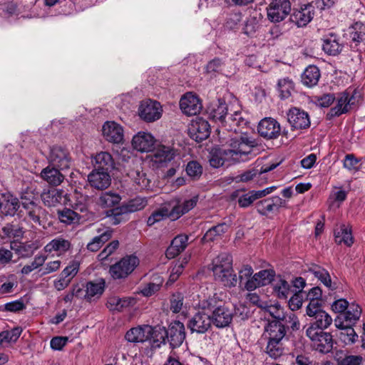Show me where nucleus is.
I'll list each match as a JSON object with an SVG mask.
<instances>
[{
  "label": "nucleus",
  "instance_id": "1",
  "mask_svg": "<svg viewBox=\"0 0 365 365\" xmlns=\"http://www.w3.org/2000/svg\"><path fill=\"white\" fill-rule=\"evenodd\" d=\"M257 143L255 140L249 138L247 135L230 140V149H219L211 154L210 164L212 167L217 168L223 165H229L232 163L246 161L252 155V148Z\"/></svg>",
  "mask_w": 365,
  "mask_h": 365
},
{
  "label": "nucleus",
  "instance_id": "2",
  "mask_svg": "<svg viewBox=\"0 0 365 365\" xmlns=\"http://www.w3.org/2000/svg\"><path fill=\"white\" fill-rule=\"evenodd\" d=\"M227 106L225 100L219 98L207 106L206 112L210 120L220 123L227 130L245 135L242 130L247 128V120L242 117L241 112L239 111H235L227 117Z\"/></svg>",
  "mask_w": 365,
  "mask_h": 365
},
{
  "label": "nucleus",
  "instance_id": "3",
  "mask_svg": "<svg viewBox=\"0 0 365 365\" xmlns=\"http://www.w3.org/2000/svg\"><path fill=\"white\" fill-rule=\"evenodd\" d=\"M287 330L288 327L278 321H268L264 326L262 337L267 341L265 351L270 357L277 359L283 354Z\"/></svg>",
  "mask_w": 365,
  "mask_h": 365
},
{
  "label": "nucleus",
  "instance_id": "4",
  "mask_svg": "<svg viewBox=\"0 0 365 365\" xmlns=\"http://www.w3.org/2000/svg\"><path fill=\"white\" fill-rule=\"evenodd\" d=\"M21 204L26 220L43 228L46 227L47 212L40 205L37 194L31 189H26L21 195Z\"/></svg>",
  "mask_w": 365,
  "mask_h": 365
},
{
  "label": "nucleus",
  "instance_id": "5",
  "mask_svg": "<svg viewBox=\"0 0 365 365\" xmlns=\"http://www.w3.org/2000/svg\"><path fill=\"white\" fill-rule=\"evenodd\" d=\"M139 264V259L135 255H127L111 265L109 273L114 279H125L130 275Z\"/></svg>",
  "mask_w": 365,
  "mask_h": 365
},
{
  "label": "nucleus",
  "instance_id": "6",
  "mask_svg": "<svg viewBox=\"0 0 365 365\" xmlns=\"http://www.w3.org/2000/svg\"><path fill=\"white\" fill-rule=\"evenodd\" d=\"M306 335L311 340L313 349L322 354H327L331 351L333 339L330 333L324 331H317L314 328H307Z\"/></svg>",
  "mask_w": 365,
  "mask_h": 365
},
{
  "label": "nucleus",
  "instance_id": "7",
  "mask_svg": "<svg viewBox=\"0 0 365 365\" xmlns=\"http://www.w3.org/2000/svg\"><path fill=\"white\" fill-rule=\"evenodd\" d=\"M185 328L183 323L180 321H174L170 324L165 335L161 336L163 342L165 343V338L173 349L179 347L185 339Z\"/></svg>",
  "mask_w": 365,
  "mask_h": 365
},
{
  "label": "nucleus",
  "instance_id": "8",
  "mask_svg": "<svg viewBox=\"0 0 365 365\" xmlns=\"http://www.w3.org/2000/svg\"><path fill=\"white\" fill-rule=\"evenodd\" d=\"M212 319L209 313L198 310L187 321V327L191 333L202 334L212 328Z\"/></svg>",
  "mask_w": 365,
  "mask_h": 365
},
{
  "label": "nucleus",
  "instance_id": "9",
  "mask_svg": "<svg viewBox=\"0 0 365 365\" xmlns=\"http://www.w3.org/2000/svg\"><path fill=\"white\" fill-rule=\"evenodd\" d=\"M163 108L160 103L150 99L143 101L138 108V114L144 121L154 122L160 118Z\"/></svg>",
  "mask_w": 365,
  "mask_h": 365
},
{
  "label": "nucleus",
  "instance_id": "10",
  "mask_svg": "<svg viewBox=\"0 0 365 365\" xmlns=\"http://www.w3.org/2000/svg\"><path fill=\"white\" fill-rule=\"evenodd\" d=\"M48 160L52 166L63 170L68 169L71 164V157L68 150L58 145L51 148Z\"/></svg>",
  "mask_w": 365,
  "mask_h": 365
},
{
  "label": "nucleus",
  "instance_id": "11",
  "mask_svg": "<svg viewBox=\"0 0 365 365\" xmlns=\"http://www.w3.org/2000/svg\"><path fill=\"white\" fill-rule=\"evenodd\" d=\"M259 135L267 140L279 138L282 133L280 123L273 118L267 117L262 119L257 125Z\"/></svg>",
  "mask_w": 365,
  "mask_h": 365
},
{
  "label": "nucleus",
  "instance_id": "12",
  "mask_svg": "<svg viewBox=\"0 0 365 365\" xmlns=\"http://www.w3.org/2000/svg\"><path fill=\"white\" fill-rule=\"evenodd\" d=\"M335 100H336V106L331 108L327 113L329 119L347 113L351 106L354 104L355 97L354 93L351 95L348 91H344L339 93Z\"/></svg>",
  "mask_w": 365,
  "mask_h": 365
},
{
  "label": "nucleus",
  "instance_id": "13",
  "mask_svg": "<svg viewBox=\"0 0 365 365\" xmlns=\"http://www.w3.org/2000/svg\"><path fill=\"white\" fill-rule=\"evenodd\" d=\"M290 11L289 0H274L267 9L268 18L272 22H279L288 16Z\"/></svg>",
  "mask_w": 365,
  "mask_h": 365
},
{
  "label": "nucleus",
  "instance_id": "14",
  "mask_svg": "<svg viewBox=\"0 0 365 365\" xmlns=\"http://www.w3.org/2000/svg\"><path fill=\"white\" fill-rule=\"evenodd\" d=\"M175 156V150L168 146L159 145L151 155V161L158 168L168 167L170 163L174 161Z\"/></svg>",
  "mask_w": 365,
  "mask_h": 365
},
{
  "label": "nucleus",
  "instance_id": "15",
  "mask_svg": "<svg viewBox=\"0 0 365 365\" xmlns=\"http://www.w3.org/2000/svg\"><path fill=\"white\" fill-rule=\"evenodd\" d=\"M275 272L273 269H262L255 273L250 281L244 284V289L253 291L258 287L269 284L274 280Z\"/></svg>",
  "mask_w": 365,
  "mask_h": 365
},
{
  "label": "nucleus",
  "instance_id": "16",
  "mask_svg": "<svg viewBox=\"0 0 365 365\" xmlns=\"http://www.w3.org/2000/svg\"><path fill=\"white\" fill-rule=\"evenodd\" d=\"M188 133L192 139L201 142L210 136V125L206 120L197 117L190 125Z\"/></svg>",
  "mask_w": 365,
  "mask_h": 365
},
{
  "label": "nucleus",
  "instance_id": "17",
  "mask_svg": "<svg viewBox=\"0 0 365 365\" xmlns=\"http://www.w3.org/2000/svg\"><path fill=\"white\" fill-rule=\"evenodd\" d=\"M180 107L187 115H195L201 111L202 105L199 97L192 93H185L180 101Z\"/></svg>",
  "mask_w": 365,
  "mask_h": 365
},
{
  "label": "nucleus",
  "instance_id": "18",
  "mask_svg": "<svg viewBox=\"0 0 365 365\" xmlns=\"http://www.w3.org/2000/svg\"><path fill=\"white\" fill-rule=\"evenodd\" d=\"M287 118L293 129H307L310 126L309 114L304 110L294 107L289 110Z\"/></svg>",
  "mask_w": 365,
  "mask_h": 365
},
{
  "label": "nucleus",
  "instance_id": "19",
  "mask_svg": "<svg viewBox=\"0 0 365 365\" xmlns=\"http://www.w3.org/2000/svg\"><path fill=\"white\" fill-rule=\"evenodd\" d=\"M287 202L279 196H272L256 203L257 211L262 215L278 211L281 207H286Z\"/></svg>",
  "mask_w": 365,
  "mask_h": 365
},
{
  "label": "nucleus",
  "instance_id": "20",
  "mask_svg": "<svg viewBox=\"0 0 365 365\" xmlns=\"http://www.w3.org/2000/svg\"><path fill=\"white\" fill-rule=\"evenodd\" d=\"M73 210L64 208L58 211V217L59 220L66 225H72L78 223L81 220V215L78 212H84L87 210L86 204L76 203L73 206Z\"/></svg>",
  "mask_w": 365,
  "mask_h": 365
},
{
  "label": "nucleus",
  "instance_id": "21",
  "mask_svg": "<svg viewBox=\"0 0 365 365\" xmlns=\"http://www.w3.org/2000/svg\"><path fill=\"white\" fill-rule=\"evenodd\" d=\"M322 50L325 53L336 56L341 53L344 48V43L341 38L335 33L331 32L322 38Z\"/></svg>",
  "mask_w": 365,
  "mask_h": 365
},
{
  "label": "nucleus",
  "instance_id": "22",
  "mask_svg": "<svg viewBox=\"0 0 365 365\" xmlns=\"http://www.w3.org/2000/svg\"><path fill=\"white\" fill-rule=\"evenodd\" d=\"M21 205V200L9 192L0 196V212L3 215L14 216Z\"/></svg>",
  "mask_w": 365,
  "mask_h": 365
},
{
  "label": "nucleus",
  "instance_id": "23",
  "mask_svg": "<svg viewBox=\"0 0 365 365\" xmlns=\"http://www.w3.org/2000/svg\"><path fill=\"white\" fill-rule=\"evenodd\" d=\"M102 132L105 139L110 143L118 144L123 140V128L113 121L106 122L103 125Z\"/></svg>",
  "mask_w": 365,
  "mask_h": 365
},
{
  "label": "nucleus",
  "instance_id": "24",
  "mask_svg": "<svg viewBox=\"0 0 365 365\" xmlns=\"http://www.w3.org/2000/svg\"><path fill=\"white\" fill-rule=\"evenodd\" d=\"M212 323L217 328L222 329L228 327L233 318L232 310L224 304L217 309L212 314H210Z\"/></svg>",
  "mask_w": 365,
  "mask_h": 365
},
{
  "label": "nucleus",
  "instance_id": "25",
  "mask_svg": "<svg viewBox=\"0 0 365 365\" xmlns=\"http://www.w3.org/2000/svg\"><path fill=\"white\" fill-rule=\"evenodd\" d=\"M126 175L136 184L137 189L143 190L150 187V180L142 170L140 165L133 163L126 169Z\"/></svg>",
  "mask_w": 365,
  "mask_h": 365
},
{
  "label": "nucleus",
  "instance_id": "26",
  "mask_svg": "<svg viewBox=\"0 0 365 365\" xmlns=\"http://www.w3.org/2000/svg\"><path fill=\"white\" fill-rule=\"evenodd\" d=\"M90 185L97 190H105L111 183V177L109 172L93 169L88 175Z\"/></svg>",
  "mask_w": 365,
  "mask_h": 365
},
{
  "label": "nucleus",
  "instance_id": "27",
  "mask_svg": "<svg viewBox=\"0 0 365 365\" xmlns=\"http://www.w3.org/2000/svg\"><path fill=\"white\" fill-rule=\"evenodd\" d=\"M350 47L353 51H361L365 48V24L356 22L351 27L350 33Z\"/></svg>",
  "mask_w": 365,
  "mask_h": 365
},
{
  "label": "nucleus",
  "instance_id": "28",
  "mask_svg": "<svg viewBox=\"0 0 365 365\" xmlns=\"http://www.w3.org/2000/svg\"><path fill=\"white\" fill-rule=\"evenodd\" d=\"M155 144L153 136L145 132H139L135 135L132 140L134 149L140 152H150L153 150Z\"/></svg>",
  "mask_w": 365,
  "mask_h": 365
},
{
  "label": "nucleus",
  "instance_id": "29",
  "mask_svg": "<svg viewBox=\"0 0 365 365\" xmlns=\"http://www.w3.org/2000/svg\"><path fill=\"white\" fill-rule=\"evenodd\" d=\"M314 17V7L310 5H304L299 10H296L290 16L291 21L298 27L307 26Z\"/></svg>",
  "mask_w": 365,
  "mask_h": 365
},
{
  "label": "nucleus",
  "instance_id": "30",
  "mask_svg": "<svg viewBox=\"0 0 365 365\" xmlns=\"http://www.w3.org/2000/svg\"><path fill=\"white\" fill-rule=\"evenodd\" d=\"M152 336V328L150 326L137 327L130 329L125 334V339L132 343L144 342Z\"/></svg>",
  "mask_w": 365,
  "mask_h": 365
},
{
  "label": "nucleus",
  "instance_id": "31",
  "mask_svg": "<svg viewBox=\"0 0 365 365\" xmlns=\"http://www.w3.org/2000/svg\"><path fill=\"white\" fill-rule=\"evenodd\" d=\"M71 248V243L70 240L62 236H58L46 245L44 251L48 253L55 252L59 256L65 254Z\"/></svg>",
  "mask_w": 365,
  "mask_h": 365
},
{
  "label": "nucleus",
  "instance_id": "32",
  "mask_svg": "<svg viewBox=\"0 0 365 365\" xmlns=\"http://www.w3.org/2000/svg\"><path fill=\"white\" fill-rule=\"evenodd\" d=\"M94 169L110 173L115 168L113 156L108 152L97 153L93 160Z\"/></svg>",
  "mask_w": 365,
  "mask_h": 365
},
{
  "label": "nucleus",
  "instance_id": "33",
  "mask_svg": "<svg viewBox=\"0 0 365 365\" xmlns=\"http://www.w3.org/2000/svg\"><path fill=\"white\" fill-rule=\"evenodd\" d=\"M97 232L99 235L94 237L87 245V249L89 251L97 252L99 250V249L112 237L113 230L110 227L98 228Z\"/></svg>",
  "mask_w": 365,
  "mask_h": 365
},
{
  "label": "nucleus",
  "instance_id": "34",
  "mask_svg": "<svg viewBox=\"0 0 365 365\" xmlns=\"http://www.w3.org/2000/svg\"><path fill=\"white\" fill-rule=\"evenodd\" d=\"M335 326L341 330L339 334V339L345 344H353L358 339V335L353 329V326L343 324L341 322V317H336L335 319Z\"/></svg>",
  "mask_w": 365,
  "mask_h": 365
},
{
  "label": "nucleus",
  "instance_id": "35",
  "mask_svg": "<svg viewBox=\"0 0 365 365\" xmlns=\"http://www.w3.org/2000/svg\"><path fill=\"white\" fill-rule=\"evenodd\" d=\"M189 237L187 235H178L171 242L170 246L166 250L167 257L174 258L182 252L188 245Z\"/></svg>",
  "mask_w": 365,
  "mask_h": 365
},
{
  "label": "nucleus",
  "instance_id": "36",
  "mask_svg": "<svg viewBox=\"0 0 365 365\" xmlns=\"http://www.w3.org/2000/svg\"><path fill=\"white\" fill-rule=\"evenodd\" d=\"M230 198L232 200H237L238 205L241 208H247L251 206L255 200L260 199L257 190H250L245 193L236 190L231 194Z\"/></svg>",
  "mask_w": 365,
  "mask_h": 365
},
{
  "label": "nucleus",
  "instance_id": "37",
  "mask_svg": "<svg viewBox=\"0 0 365 365\" xmlns=\"http://www.w3.org/2000/svg\"><path fill=\"white\" fill-rule=\"evenodd\" d=\"M198 197H193L191 199L186 200L182 202L178 201L177 204L173 206L171 210V219L173 220H178L183 215L192 210L197 202Z\"/></svg>",
  "mask_w": 365,
  "mask_h": 365
},
{
  "label": "nucleus",
  "instance_id": "38",
  "mask_svg": "<svg viewBox=\"0 0 365 365\" xmlns=\"http://www.w3.org/2000/svg\"><path fill=\"white\" fill-rule=\"evenodd\" d=\"M136 302V299L130 297L123 298L112 297L108 300L107 307L111 311L122 312L126 308L134 306Z\"/></svg>",
  "mask_w": 365,
  "mask_h": 365
},
{
  "label": "nucleus",
  "instance_id": "39",
  "mask_svg": "<svg viewBox=\"0 0 365 365\" xmlns=\"http://www.w3.org/2000/svg\"><path fill=\"white\" fill-rule=\"evenodd\" d=\"M63 197V192L55 188L44 190L41 194V198L43 204L48 207H55L60 204Z\"/></svg>",
  "mask_w": 365,
  "mask_h": 365
},
{
  "label": "nucleus",
  "instance_id": "40",
  "mask_svg": "<svg viewBox=\"0 0 365 365\" xmlns=\"http://www.w3.org/2000/svg\"><path fill=\"white\" fill-rule=\"evenodd\" d=\"M308 272L312 273L316 278H317L324 286L330 290L336 289V283H332L329 272L324 268L313 264L309 268Z\"/></svg>",
  "mask_w": 365,
  "mask_h": 365
},
{
  "label": "nucleus",
  "instance_id": "41",
  "mask_svg": "<svg viewBox=\"0 0 365 365\" xmlns=\"http://www.w3.org/2000/svg\"><path fill=\"white\" fill-rule=\"evenodd\" d=\"M59 170V168L53 166H47L42 170L41 177L51 185H59L64 179V176L60 173Z\"/></svg>",
  "mask_w": 365,
  "mask_h": 365
},
{
  "label": "nucleus",
  "instance_id": "42",
  "mask_svg": "<svg viewBox=\"0 0 365 365\" xmlns=\"http://www.w3.org/2000/svg\"><path fill=\"white\" fill-rule=\"evenodd\" d=\"M346 309L347 311L344 314L338 317H341L343 324L354 326L361 317V308L358 304L352 303Z\"/></svg>",
  "mask_w": 365,
  "mask_h": 365
},
{
  "label": "nucleus",
  "instance_id": "43",
  "mask_svg": "<svg viewBox=\"0 0 365 365\" xmlns=\"http://www.w3.org/2000/svg\"><path fill=\"white\" fill-rule=\"evenodd\" d=\"M320 71L316 66L310 65L306 68L302 75V82L308 87L316 86L320 78Z\"/></svg>",
  "mask_w": 365,
  "mask_h": 365
},
{
  "label": "nucleus",
  "instance_id": "44",
  "mask_svg": "<svg viewBox=\"0 0 365 365\" xmlns=\"http://www.w3.org/2000/svg\"><path fill=\"white\" fill-rule=\"evenodd\" d=\"M220 273L213 274L215 280L220 282L224 286L227 287H234L237 285V277L234 273V270L232 267L226 268V269H220Z\"/></svg>",
  "mask_w": 365,
  "mask_h": 365
},
{
  "label": "nucleus",
  "instance_id": "45",
  "mask_svg": "<svg viewBox=\"0 0 365 365\" xmlns=\"http://www.w3.org/2000/svg\"><path fill=\"white\" fill-rule=\"evenodd\" d=\"M232 266V257L226 252L221 253L212 259L211 269L213 274L220 273V269H226Z\"/></svg>",
  "mask_w": 365,
  "mask_h": 365
},
{
  "label": "nucleus",
  "instance_id": "46",
  "mask_svg": "<svg viewBox=\"0 0 365 365\" xmlns=\"http://www.w3.org/2000/svg\"><path fill=\"white\" fill-rule=\"evenodd\" d=\"M312 317L314 321L310 324L308 328H314L317 331L327 329L332 323V318L324 310Z\"/></svg>",
  "mask_w": 365,
  "mask_h": 365
},
{
  "label": "nucleus",
  "instance_id": "47",
  "mask_svg": "<svg viewBox=\"0 0 365 365\" xmlns=\"http://www.w3.org/2000/svg\"><path fill=\"white\" fill-rule=\"evenodd\" d=\"M273 289L277 297L280 299H287L293 292L290 284L281 277L274 280Z\"/></svg>",
  "mask_w": 365,
  "mask_h": 365
},
{
  "label": "nucleus",
  "instance_id": "48",
  "mask_svg": "<svg viewBox=\"0 0 365 365\" xmlns=\"http://www.w3.org/2000/svg\"><path fill=\"white\" fill-rule=\"evenodd\" d=\"M147 203L148 201L145 197H137L119 206L118 210L129 214L143 210L147 205Z\"/></svg>",
  "mask_w": 365,
  "mask_h": 365
},
{
  "label": "nucleus",
  "instance_id": "49",
  "mask_svg": "<svg viewBox=\"0 0 365 365\" xmlns=\"http://www.w3.org/2000/svg\"><path fill=\"white\" fill-rule=\"evenodd\" d=\"M335 241L337 244L344 243L350 247L354 243V238L351 227L349 225H341L339 230L334 232Z\"/></svg>",
  "mask_w": 365,
  "mask_h": 365
},
{
  "label": "nucleus",
  "instance_id": "50",
  "mask_svg": "<svg viewBox=\"0 0 365 365\" xmlns=\"http://www.w3.org/2000/svg\"><path fill=\"white\" fill-rule=\"evenodd\" d=\"M229 228L227 223H220L210 228L204 235L202 240L203 242H213L224 234Z\"/></svg>",
  "mask_w": 365,
  "mask_h": 365
},
{
  "label": "nucleus",
  "instance_id": "51",
  "mask_svg": "<svg viewBox=\"0 0 365 365\" xmlns=\"http://www.w3.org/2000/svg\"><path fill=\"white\" fill-rule=\"evenodd\" d=\"M87 292V300L91 301L95 297H99L103 292L105 282L101 279L98 282H88L85 286Z\"/></svg>",
  "mask_w": 365,
  "mask_h": 365
},
{
  "label": "nucleus",
  "instance_id": "52",
  "mask_svg": "<svg viewBox=\"0 0 365 365\" xmlns=\"http://www.w3.org/2000/svg\"><path fill=\"white\" fill-rule=\"evenodd\" d=\"M121 200L120 195L113 192H103L98 200V204L103 208L113 207L118 205Z\"/></svg>",
  "mask_w": 365,
  "mask_h": 365
},
{
  "label": "nucleus",
  "instance_id": "53",
  "mask_svg": "<svg viewBox=\"0 0 365 365\" xmlns=\"http://www.w3.org/2000/svg\"><path fill=\"white\" fill-rule=\"evenodd\" d=\"M222 304H223L222 301L219 300L217 297L214 295L200 301L199 303V310L212 314L214 311L215 312Z\"/></svg>",
  "mask_w": 365,
  "mask_h": 365
},
{
  "label": "nucleus",
  "instance_id": "54",
  "mask_svg": "<svg viewBox=\"0 0 365 365\" xmlns=\"http://www.w3.org/2000/svg\"><path fill=\"white\" fill-rule=\"evenodd\" d=\"M277 89L279 92V96L282 99H287L292 95L294 90V83L289 78H281L277 83Z\"/></svg>",
  "mask_w": 365,
  "mask_h": 365
},
{
  "label": "nucleus",
  "instance_id": "55",
  "mask_svg": "<svg viewBox=\"0 0 365 365\" xmlns=\"http://www.w3.org/2000/svg\"><path fill=\"white\" fill-rule=\"evenodd\" d=\"M16 246V245L14 246L11 245V248L15 250L21 258H29L31 257L34 251L38 249L35 243H21L17 247H15Z\"/></svg>",
  "mask_w": 365,
  "mask_h": 365
},
{
  "label": "nucleus",
  "instance_id": "56",
  "mask_svg": "<svg viewBox=\"0 0 365 365\" xmlns=\"http://www.w3.org/2000/svg\"><path fill=\"white\" fill-rule=\"evenodd\" d=\"M166 217L171 218V210L166 207H162L157 210H155L150 216L148 218L147 224L148 226H152L155 223L160 222Z\"/></svg>",
  "mask_w": 365,
  "mask_h": 365
},
{
  "label": "nucleus",
  "instance_id": "57",
  "mask_svg": "<svg viewBox=\"0 0 365 365\" xmlns=\"http://www.w3.org/2000/svg\"><path fill=\"white\" fill-rule=\"evenodd\" d=\"M46 258L47 257L43 255H36L34 260L30 264H26L22 267L21 273L23 275H28L34 270L40 267L41 268Z\"/></svg>",
  "mask_w": 365,
  "mask_h": 365
},
{
  "label": "nucleus",
  "instance_id": "58",
  "mask_svg": "<svg viewBox=\"0 0 365 365\" xmlns=\"http://www.w3.org/2000/svg\"><path fill=\"white\" fill-rule=\"evenodd\" d=\"M263 309L267 312L272 318H274L273 321H278L279 323H284V320H286V314L284 309L279 304L273 305H267L266 304L265 307Z\"/></svg>",
  "mask_w": 365,
  "mask_h": 365
},
{
  "label": "nucleus",
  "instance_id": "59",
  "mask_svg": "<svg viewBox=\"0 0 365 365\" xmlns=\"http://www.w3.org/2000/svg\"><path fill=\"white\" fill-rule=\"evenodd\" d=\"M2 232L6 237L13 238H21L25 232L22 227L15 224H6Z\"/></svg>",
  "mask_w": 365,
  "mask_h": 365
},
{
  "label": "nucleus",
  "instance_id": "60",
  "mask_svg": "<svg viewBox=\"0 0 365 365\" xmlns=\"http://www.w3.org/2000/svg\"><path fill=\"white\" fill-rule=\"evenodd\" d=\"M186 173L193 180L199 179L202 174V167L196 160L190 161L186 166Z\"/></svg>",
  "mask_w": 365,
  "mask_h": 365
},
{
  "label": "nucleus",
  "instance_id": "61",
  "mask_svg": "<svg viewBox=\"0 0 365 365\" xmlns=\"http://www.w3.org/2000/svg\"><path fill=\"white\" fill-rule=\"evenodd\" d=\"M22 329L20 327H15L9 331H4L0 333V343L16 342L19 338Z\"/></svg>",
  "mask_w": 365,
  "mask_h": 365
},
{
  "label": "nucleus",
  "instance_id": "62",
  "mask_svg": "<svg viewBox=\"0 0 365 365\" xmlns=\"http://www.w3.org/2000/svg\"><path fill=\"white\" fill-rule=\"evenodd\" d=\"M184 295L180 292H176L171 295L170 309L173 313H179L183 307Z\"/></svg>",
  "mask_w": 365,
  "mask_h": 365
},
{
  "label": "nucleus",
  "instance_id": "63",
  "mask_svg": "<svg viewBox=\"0 0 365 365\" xmlns=\"http://www.w3.org/2000/svg\"><path fill=\"white\" fill-rule=\"evenodd\" d=\"M253 274V269L249 264L243 265L238 271L240 285L243 286L252 278Z\"/></svg>",
  "mask_w": 365,
  "mask_h": 365
},
{
  "label": "nucleus",
  "instance_id": "64",
  "mask_svg": "<svg viewBox=\"0 0 365 365\" xmlns=\"http://www.w3.org/2000/svg\"><path fill=\"white\" fill-rule=\"evenodd\" d=\"M304 292L296 291L289 300V307L292 311L298 310L302 305Z\"/></svg>",
  "mask_w": 365,
  "mask_h": 365
}]
</instances>
